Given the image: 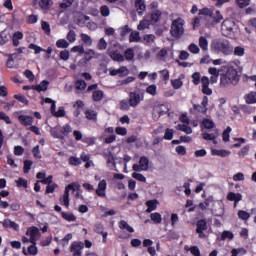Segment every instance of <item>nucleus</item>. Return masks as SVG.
I'll return each instance as SVG.
<instances>
[{"mask_svg":"<svg viewBox=\"0 0 256 256\" xmlns=\"http://www.w3.org/2000/svg\"><path fill=\"white\" fill-rule=\"evenodd\" d=\"M73 132V128L71 127V125L69 124H65L62 128H61V133L62 135H69V133Z\"/></svg>","mask_w":256,"mask_h":256,"instance_id":"58","label":"nucleus"},{"mask_svg":"<svg viewBox=\"0 0 256 256\" xmlns=\"http://www.w3.org/2000/svg\"><path fill=\"white\" fill-rule=\"evenodd\" d=\"M124 58L126 59V61H133V59L135 58V50H133V48H128L124 52Z\"/></svg>","mask_w":256,"mask_h":256,"instance_id":"40","label":"nucleus"},{"mask_svg":"<svg viewBox=\"0 0 256 256\" xmlns=\"http://www.w3.org/2000/svg\"><path fill=\"white\" fill-rule=\"evenodd\" d=\"M220 32L223 37H228V39H237L239 35V26L232 19H225L221 23Z\"/></svg>","mask_w":256,"mask_h":256,"instance_id":"2","label":"nucleus"},{"mask_svg":"<svg viewBox=\"0 0 256 256\" xmlns=\"http://www.w3.org/2000/svg\"><path fill=\"white\" fill-rule=\"evenodd\" d=\"M211 48L223 55H233V46H231V43L227 39L220 38L213 40Z\"/></svg>","mask_w":256,"mask_h":256,"instance_id":"3","label":"nucleus"},{"mask_svg":"<svg viewBox=\"0 0 256 256\" xmlns=\"http://www.w3.org/2000/svg\"><path fill=\"white\" fill-rule=\"evenodd\" d=\"M199 47L202 49V51H207L209 47V41H207V38L204 36L199 38Z\"/></svg>","mask_w":256,"mask_h":256,"instance_id":"41","label":"nucleus"},{"mask_svg":"<svg viewBox=\"0 0 256 256\" xmlns=\"http://www.w3.org/2000/svg\"><path fill=\"white\" fill-rule=\"evenodd\" d=\"M232 53L235 57H245V47L236 46L234 49L232 48Z\"/></svg>","mask_w":256,"mask_h":256,"instance_id":"32","label":"nucleus"},{"mask_svg":"<svg viewBox=\"0 0 256 256\" xmlns=\"http://www.w3.org/2000/svg\"><path fill=\"white\" fill-rule=\"evenodd\" d=\"M132 177H133V179H136V181H140V183H146L147 182V178L143 174H141L137 171L132 173Z\"/></svg>","mask_w":256,"mask_h":256,"instance_id":"43","label":"nucleus"},{"mask_svg":"<svg viewBox=\"0 0 256 256\" xmlns=\"http://www.w3.org/2000/svg\"><path fill=\"white\" fill-rule=\"evenodd\" d=\"M238 217H239V219H242V221H247L249 219V217H251V214H249L245 210H239Z\"/></svg>","mask_w":256,"mask_h":256,"instance_id":"54","label":"nucleus"},{"mask_svg":"<svg viewBox=\"0 0 256 256\" xmlns=\"http://www.w3.org/2000/svg\"><path fill=\"white\" fill-rule=\"evenodd\" d=\"M84 115L88 121H93L97 123V112L93 109H86Z\"/></svg>","mask_w":256,"mask_h":256,"instance_id":"23","label":"nucleus"},{"mask_svg":"<svg viewBox=\"0 0 256 256\" xmlns=\"http://www.w3.org/2000/svg\"><path fill=\"white\" fill-rule=\"evenodd\" d=\"M26 235L30 237V243H32V245H37V239H39L40 235L39 228L35 226L28 228Z\"/></svg>","mask_w":256,"mask_h":256,"instance_id":"10","label":"nucleus"},{"mask_svg":"<svg viewBox=\"0 0 256 256\" xmlns=\"http://www.w3.org/2000/svg\"><path fill=\"white\" fill-rule=\"evenodd\" d=\"M171 85L173 89H181L183 87V81L181 79H173L171 80Z\"/></svg>","mask_w":256,"mask_h":256,"instance_id":"55","label":"nucleus"},{"mask_svg":"<svg viewBox=\"0 0 256 256\" xmlns=\"http://www.w3.org/2000/svg\"><path fill=\"white\" fill-rule=\"evenodd\" d=\"M75 85L78 91H84V89H87V82H85V80L78 79Z\"/></svg>","mask_w":256,"mask_h":256,"instance_id":"46","label":"nucleus"},{"mask_svg":"<svg viewBox=\"0 0 256 256\" xmlns=\"http://www.w3.org/2000/svg\"><path fill=\"white\" fill-rule=\"evenodd\" d=\"M227 199L228 201H234V205L237 207L239 201H242L243 195L241 193L230 192L227 195Z\"/></svg>","mask_w":256,"mask_h":256,"instance_id":"19","label":"nucleus"},{"mask_svg":"<svg viewBox=\"0 0 256 256\" xmlns=\"http://www.w3.org/2000/svg\"><path fill=\"white\" fill-rule=\"evenodd\" d=\"M159 204V201L157 200H148L146 202L147 205V210L146 213H151L152 211H155V209H157V205Z\"/></svg>","mask_w":256,"mask_h":256,"instance_id":"33","label":"nucleus"},{"mask_svg":"<svg viewBox=\"0 0 256 256\" xmlns=\"http://www.w3.org/2000/svg\"><path fill=\"white\" fill-rule=\"evenodd\" d=\"M131 33V29L129 26H124L123 28H120V35L121 37H126Z\"/></svg>","mask_w":256,"mask_h":256,"instance_id":"64","label":"nucleus"},{"mask_svg":"<svg viewBox=\"0 0 256 256\" xmlns=\"http://www.w3.org/2000/svg\"><path fill=\"white\" fill-rule=\"evenodd\" d=\"M135 7L138 15H143V12L147 9V6L145 5L144 0H136Z\"/></svg>","mask_w":256,"mask_h":256,"instance_id":"25","label":"nucleus"},{"mask_svg":"<svg viewBox=\"0 0 256 256\" xmlns=\"http://www.w3.org/2000/svg\"><path fill=\"white\" fill-rule=\"evenodd\" d=\"M211 155L215 157H229L231 151L225 149H211Z\"/></svg>","mask_w":256,"mask_h":256,"instance_id":"21","label":"nucleus"},{"mask_svg":"<svg viewBox=\"0 0 256 256\" xmlns=\"http://www.w3.org/2000/svg\"><path fill=\"white\" fill-rule=\"evenodd\" d=\"M32 155H33L34 159H43V155H41V150L39 149V145H36L32 149Z\"/></svg>","mask_w":256,"mask_h":256,"instance_id":"50","label":"nucleus"},{"mask_svg":"<svg viewBox=\"0 0 256 256\" xmlns=\"http://www.w3.org/2000/svg\"><path fill=\"white\" fill-rule=\"evenodd\" d=\"M68 161L69 164L72 165L73 167H78V165H81V159L75 156H71Z\"/></svg>","mask_w":256,"mask_h":256,"instance_id":"57","label":"nucleus"},{"mask_svg":"<svg viewBox=\"0 0 256 256\" xmlns=\"http://www.w3.org/2000/svg\"><path fill=\"white\" fill-rule=\"evenodd\" d=\"M231 131H233V129H231V127L228 126L226 130H224V132L222 133V139L225 143H229V137H230Z\"/></svg>","mask_w":256,"mask_h":256,"instance_id":"52","label":"nucleus"},{"mask_svg":"<svg viewBox=\"0 0 256 256\" xmlns=\"http://www.w3.org/2000/svg\"><path fill=\"white\" fill-rule=\"evenodd\" d=\"M185 33V19L183 17H177L172 20L170 26V35L174 37V39H181L183 34Z\"/></svg>","mask_w":256,"mask_h":256,"instance_id":"4","label":"nucleus"},{"mask_svg":"<svg viewBox=\"0 0 256 256\" xmlns=\"http://www.w3.org/2000/svg\"><path fill=\"white\" fill-rule=\"evenodd\" d=\"M100 13L102 17H109V15H111V9H109V6L103 5L100 8Z\"/></svg>","mask_w":256,"mask_h":256,"instance_id":"53","label":"nucleus"},{"mask_svg":"<svg viewBox=\"0 0 256 256\" xmlns=\"http://www.w3.org/2000/svg\"><path fill=\"white\" fill-rule=\"evenodd\" d=\"M103 229H104V227H103V224H101V223H97L94 226L95 233H98L99 235H102L103 243H107V235H109V233L103 231Z\"/></svg>","mask_w":256,"mask_h":256,"instance_id":"20","label":"nucleus"},{"mask_svg":"<svg viewBox=\"0 0 256 256\" xmlns=\"http://www.w3.org/2000/svg\"><path fill=\"white\" fill-rule=\"evenodd\" d=\"M56 47H58V49H67V47H69V42L65 39H59L56 41Z\"/></svg>","mask_w":256,"mask_h":256,"instance_id":"47","label":"nucleus"},{"mask_svg":"<svg viewBox=\"0 0 256 256\" xmlns=\"http://www.w3.org/2000/svg\"><path fill=\"white\" fill-rule=\"evenodd\" d=\"M79 187L77 184H69L66 186L63 197L60 198L61 205L64 207H69V192L71 189H77Z\"/></svg>","mask_w":256,"mask_h":256,"instance_id":"8","label":"nucleus"},{"mask_svg":"<svg viewBox=\"0 0 256 256\" xmlns=\"http://www.w3.org/2000/svg\"><path fill=\"white\" fill-rule=\"evenodd\" d=\"M245 102L248 105H253L256 103V92H250L244 96Z\"/></svg>","mask_w":256,"mask_h":256,"instance_id":"31","label":"nucleus"},{"mask_svg":"<svg viewBox=\"0 0 256 256\" xmlns=\"http://www.w3.org/2000/svg\"><path fill=\"white\" fill-rule=\"evenodd\" d=\"M146 93H148V95H152V97H155V95H157V85L152 84L148 86L146 88Z\"/></svg>","mask_w":256,"mask_h":256,"instance_id":"51","label":"nucleus"},{"mask_svg":"<svg viewBox=\"0 0 256 256\" xmlns=\"http://www.w3.org/2000/svg\"><path fill=\"white\" fill-rule=\"evenodd\" d=\"M171 111V104L164 103V104H156L153 108V115L154 119H159L161 115H165Z\"/></svg>","mask_w":256,"mask_h":256,"instance_id":"5","label":"nucleus"},{"mask_svg":"<svg viewBox=\"0 0 256 256\" xmlns=\"http://www.w3.org/2000/svg\"><path fill=\"white\" fill-rule=\"evenodd\" d=\"M80 37L83 43H85V45H87L88 47H91V45H93V39H91V36L87 34H81Z\"/></svg>","mask_w":256,"mask_h":256,"instance_id":"45","label":"nucleus"},{"mask_svg":"<svg viewBox=\"0 0 256 256\" xmlns=\"http://www.w3.org/2000/svg\"><path fill=\"white\" fill-rule=\"evenodd\" d=\"M151 19L154 21V23H157V21L161 19V11L155 10L152 12Z\"/></svg>","mask_w":256,"mask_h":256,"instance_id":"63","label":"nucleus"},{"mask_svg":"<svg viewBox=\"0 0 256 256\" xmlns=\"http://www.w3.org/2000/svg\"><path fill=\"white\" fill-rule=\"evenodd\" d=\"M220 21H223V14H221V11L217 10L215 14L212 15V22L210 25H218Z\"/></svg>","mask_w":256,"mask_h":256,"instance_id":"30","label":"nucleus"},{"mask_svg":"<svg viewBox=\"0 0 256 256\" xmlns=\"http://www.w3.org/2000/svg\"><path fill=\"white\" fill-rule=\"evenodd\" d=\"M83 105V101H76V103L74 104V109H76L74 111V117H79V115H81V109H83Z\"/></svg>","mask_w":256,"mask_h":256,"instance_id":"36","label":"nucleus"},{"mask_svg":"<svg viewBox=\"0 0 256 256\" xmlns=\"http://www.w3.org/2000/svg\"><path fill=\"white\" fill-rule=\"evenodd\" d=\"M199 16L203 17H213V9L211 8H202L199 10Z\"/></svg>","mask_w":256,"mask_h":256,"instance_id":"39","label":"nucleus"},{"mask_svg":"<svg viewBox=\"0 0 256 256\" xmlns=\"http://www.w3.org/2000/svg\"><path fill=\"white\" fill-rule=\"evenodd\" d=\"M51 113L54 115V117H65V108L60 107L58 111H55L54 109V112L51 111Z\"/></svg>","mask_w":256,"mask_h":256,"instance_id":"61","label":"nucleus"},{"mask_svg":"<svg viewBox=\"0 0 256 256\" xmlns=\"http://www.w3.org/2000/svg\"><path fill=\"white\" fill-rule=\"evenodd\" d=\"M11 41V33L7 30H3L0 32V47H3V45H7Z\"/></svg>","mask_w":256,"mask_h":256,"instance_id":"18","label":"nucleus"},{"mask_svg":"<svg viewBox=\"0 0 256 256\" xmlns=\"http://www.w3.org/2000/svg\"><path fill=\"white\" fill-rule=\"evenodd\" d=\"M14 155H16V157H21V155H23L25 153V148H23L22 146H15L14 147V151H13Z\"/></svg>","mask_w":256,"mask_h":256,"instance_id":"59","label":"nucleus"},{"mask_svg":"<svg viewBox=\"0 0 256 256\" xmlns=\"http://www.w3.org/2000/svg\"><path fill=\"white\" fill-rule=\"evenodd\" d=\"M6 57H8L6 66L8 69H13V67H15V59H17V53L6 54Z\"/></svg>","mask_w":256,"mask_h":256,"instance_id":"28","label":"nucleus"},{"mask_svg":"<svg viewBox=\"0 0 256 256\" xmlns=\"http://www.w3.org/2000/svg\"><path fill=\"white\" fill-rule=\"evenodd\" d=\"M118 227L122 231H127L128 233H135V229L127 223L125 220H121L118 222Z\"/></svg>","mask_w":256,"mask_h":256,"instance_id":"22","label":"nucleus"},{"mask_svg":"<svg viewBox=\"0 0 256 256\" xmlns=\"http://www.w3.org/2000/svg\"><path fill=\"white\" fill-rule=\"evenodd\" d=\"M105 191H107V180L103 179V180H100V182L98 183V187L96 189V195L98 197H107V194Z\"/></svg>","mask_w":256,"mask_h":256,"instance_id":"14","label":"nucleus"},{"mask_svg":"<svg viewBox=\"0 0 256 256\" xmlns=\"http://www.w3.org/2000/svg\"><path fill=\"white\" fill-rule=\"evenodd\" d=\"M128 101H129L130 107H137L139 103L143 101V97L139 93L130 92Z\"/></svg>","mask_w":256,"mask_h":256,"instance_id":"12","label":"nucleus"},{"mask_svg":"<svg viewBox=\"0 0 256 256\" xmlns=\"http://www.w3.org/2000/svg\"><path fill=\"white\" fill-rule=\"evenodd\" d=\"M12 39V45L14 47H19V41H21V39H23V32L21 31H17L14 32L13 35L11 36Z\"/></svg>","mask_w":256,"mask_h":256,"instance_id":"24","label":"nucleus"},{"mask_svg":"<svg viewBox=\"0 0 256 256\" xmlns=\"http://www.w3.org/2000/svg\"><path fill=\"white\" fill-rule=\"evenodd\" d=\"M103 97H104V94H103V91L101 90H95L92 94L93 101H101Z\"/></svg>","mask_w":256,"mask_h":256,"instance_id":"48","label":"nucleus"},{"mask_svg":"<svg viewBox=\"0 0 256 256\" xmlns=\"http://www.w3.org/2000/svg\"><path fill=\"white\" fill-rule=\"evenodd\" d=\"M188 50L190 51V53H193L194 55H197L199 54V46H197V44L195 43H191L189 46H188Z\"/></svg>","mask_w":256,"mask_h":256,"instance_id":"60","label":"nucleus"},{"mask_svg":"<svg viewBox=\"0 0 256 256\" xmlns=\"http://www.w3.org/2000/svg\"><path fill=\"white\" fill-rule=\"evenodd\" d=\"M193 108L198 111V113H203V115H207V107L202 106V104H194Z\"/></svg>","mask_w":256,"mask_h":256,"instance_id":"56","label":"nucleus"},{"mask_svg":"<svg viewBox=\"0 0 256 256\" xmlns=\"http://www.w3.org/2000/svg\"><path fill=\"white\" fill-rule=\"evenodd\" d=\"M204 231H207V221L202 219L196 224V233L199 234L200 239H205L206 235L203 233Z\"/></svg>","mask_w":256,"mask_h":256,"instance_id":"13","label":"nucleus"},{"mask_svg":"<svg viewBox=\"0 0 256 256\" xmlns=\"http://www.w3.org/2000/svg\"><path fill=\"white\" fill-rule=\"evenodd\" d=\"M202 125L205 129H213L215 127V122L209 118H205L202 121Z\"/></svg>","mask_w":256,"mask_h":256,"instance_id":"42","label":"nucleus"},{"mask_svg":"<svg viewBox=\"0 0 256 256\" xmlns=\"http://www.w3.org/2000/svg\"><path fill=\"white\" fill-rule=\"evenodd\" d=\"M149 25H151V22L149 20H142L137 26L138 31H145V29H148Z\"/></svg>","mask_w":256,"mask_h":256,"instance_id":"44","label":"nucleus"},{"mask_svg":"<svg viewBox=\"0 0 256 256\" xmlns=\"http://www.w3.org/2000/svg\"><path fill=\"white\" fill-rule=\"evenodd\" d=\"M150 218L154 221V223L159 224L162 221L161 214L155 212L150 215Z\"/></svg>","mask_w":256,"mask_h":256,"instance_id":"62","label":"nucleus"},{"mask_svg":"<svg viewBox=\"0 0 256 256\" xmlns=\"http://www.w3.org/2000/svg\"><path fill=\"white\" fill-rule=\"evenodd\" d=\"M110 57L111 59H113V61H118L119 63H123V61H125V57L123 56V54H121L117 50L110 51Z\"/></svg>","mask_w":256,"mask_h":256,"instance_id":"27","label":"nucleus"},{"mask_svg":"<svg viewBox=\"0 0 256 256\" xmlns=\"http://www.w3.org/2000/svg\"><path fill=\"white\" fill-rule=\"evenodd\" d=\"M109 75H111L112 77H115V75H118V77H125L129 75V69L125 66H121L118 69L109 68Z\"/></svg>","mask_w":256,"mask_h":256,"instance_id":"11","label":"nucleus"},{"mask_svg":"<svg viewBox=\"0 0 256 256\" xmlns=\"http://www.w3.org/2000/svg\"><path fill=\"white\" fill-rule=\"evenodd\" d=\"M83 249H85V243L83 242H73L70 247L73 256H82Z\"/></svg>","mask_w":256,"mask_h":256,"instance_id":"9","label":"nucleus"},{"mask_svg":"<svg viewBox=\"0 0 256 256\" xmlns=\"http://www.w3.org/2000/svg\"><path fill=\"white\" fill-rule=\"evenodd\" d=\"M209 75L219 77L220 75V87L227 88L230 85H237L239 83L240 76L236 68L232 65H224L219 69L216 67L208 68Z\"/></svg>","mask_w":256,"mask_h":256,"instance_id":"1","label":"nucleus"},{"mask_svg":"<svg viewBox=\"0 0 256 256\" xmlns=\"http://www.w3.org/2000/svg\"><path fill=\"white\" fill-rule=\"evenodd\" d=\"M62 217L65 219V221H69V222L77 221V217L74 216L73 213L62 212Z\"/></svg>","mask_w":256,"mask_h":256,"instance_id":"49","label":"nucleus"},{"mask_svg":"<svg viewBox=\"0 0 256 256\" xmlns=\"http://www.w3.org/2000/svg\"><path fill=\"white\" fill-rule=\"evenodd\" d=\"M3 227H10L11 229H14L15 231H19V224L6 219L3 221Z\"/></svg>","mask_w":256,"mask_h":256,"instance_id":"37","label":"nucleus"},{"mask_svg":"<svg viewBox=\"0 0 256 256\" xmlns=\"http://www.w3.org/2000/svg\"><path fill=\"white\" fill-rule=\"evenodd\" d=\"M18 121L21 125H24V127H31L33 125L34 118L29 115H20L18 116Z\"/></svg>","mask_w":256,"mask_h":256,"instance_id":"17","label":"nucleus"},{"mask_svg":"<svg viewBox=\"0 0 256 256\" xmlns=\"http://www.w3.org/2000/svg\"><path fill=\"white\" fill-rule=\"evenodd\" d=\"M39 7L43 9V11H47L49 8L53 7V0H40Z\"/></svg>","mask_w":256,"mask_h":256,"instance_id":"34","label":"nucleus"},{"mask_svg":"<svg viewBox=\"0 0 256 256\" xmlns=\"http://www.w3.org/2000/svg\"><path fill=\"white\" fill-rule=\"evenodd\" d=\"M202 137L205 141H213L214 145H217V140L215 139L219 137V130L215 129L212 133L204 132Z\"/></svg>","mask_w":256,"mask_h":256,"instance_id":"16","label":"nucleus"},{"mask_svg":"<svg viewBox=\"0 0 256 256\" xmlns=\"http://www.w3.org/2000/svg\"><path fill=\"white\" fill-rule=\"evenodd\" d=\"M202 83V93L204 95H213V90L209 88V77L203 76L201 78Z\"/></svg>","mask_w":256,"mask_h":256,"instance_id":"15","label":"nucleus"},{"mask_svg":"<svg viewBox=\"0 0 256 256\" xmlns=\"http://www.w3.org/2000/svg\"><path fill=\"white\" fill-rule=\"evenodd\" d=\"M133 171H149V158L147 156H142L139 162L132 166Z\"/></svg>","mask_w":256,"mask_h":256,"instance_id":"6","label":"nucleus"},{"mask_svg":"<svg viewBox=\"0 0 256 256\" xmlns=\"http://www.w3.org/2000/svg\"><path fill=\"white\" fill-rule=\"evenodd\" d=\"M212 213L216 217H223L225 215V204L222 200H215L213 202Z\"/></svg>","mask_w":256,"mask_h":256,"instance_id":"7","label":"nucleus"},{"mask_svg":"<svg viewBox=\"0 0 256 256\" xmlns=\"http://www.w3.org/2000/svg\"><path fill=\"white\" fill-rule=\"evenodd\" d=\"M49 87V81L43 80L39 85L32 86L31 89H34V91H38V93H41V91H46Z\"/></svg>","mask_w":256,"mask_h":256,"instance_id":"29","label":"nucleus"},{"mask_svg":"<svg viewBox=\"0 0 256 256\" xmlns=\"http://www.w3.org/2000/svg\"><path fill=\"white\" fill-rule=\"evenodd\" d=\"M70 185H77L78 186L77 188H70V191H73L74 196L77 199H82L83 200L84 198H83V191H81V185L77 182L71 183Z\"/></svg>","mask_w":256,"mask_h":256,"instance_id":"26","label":"nucleus"},{"mask_svg":"<svg viewBox=\"0 0 256 256\" xmlns=\"http://www.w3.org/2000/svg\"><path fill=\"white\" fill-rule=\"evenodd\" d=\"M141 41V36H139V32L131 31L129 36L130 43H139Z\"/></svg>","mask_w":256,"mask_h":256,"instance_id":"35","label":"nucleus"},{"mask_svg":"<svg viewBox=\"0 0 256 256\" xmlns=\"http://www.w3.org/2000/svg\"><path fill=\"white\" fill-rule=\"evenodd\" d=\"M177 129L179 131H183L187 135H191V133H193V129L189 126V124H179Z\"/></svg>","mask_w":256,"mask_h":256,"instance_id":"38","label":"nucleus"}]
</instances>
